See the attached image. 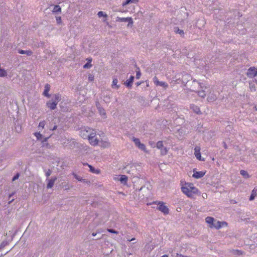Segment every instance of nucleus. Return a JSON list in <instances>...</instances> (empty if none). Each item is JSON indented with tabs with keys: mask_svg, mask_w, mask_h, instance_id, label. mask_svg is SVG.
<instances>
[{
	"mask_svg": "<svg viewBox=\"0 0 257 257\" xmlns=\"http://www.w3.org/2000/svg\"><path fill=\"white\" fill-rule=\"evenodd\" d=\"M134 79V77L133 76H131L130 78L128 80H127L125 81V82L124 83V84L125 85V86L128 87H131L132 85Z\"/></svg>",
	"mask_w": 257,
	"mask_h": 257,
	"instance_id": "obj_18",
	"label": "nucleus"
},
{
	"mask_svg": "<svg viewBox=\"0 0 257 257\" xmlns=\"http://www.w3.org/2000/svg\"><path fill=\"white\" fill-rule=\"evenodd\" d=\"M158 209L163 212L165 214H167L169 213V209L168 207L165 206L163 202H159L158 203Z\"/></svg>",
	"mask_w": 257,
	"mask_h": 257,
	"instance_id": "obj_10",
	"label": "nucleus"
},
{
	"mask_svg": "<svg viewBox=\"0 0 257 257\" xmlns=\"http://www.w3.org/2000/svg\"><path fill=\"white\" fill-rule=\"evenodd\" d=\"M96 235V233H92V235H93V236H95Z\"/></svg>",
	"mask_w": 257,
	"mask_h": 257,
	"instance_id": "obj_55",
	"label": "nucleus"
},
{
	"mask_svg": "<svg viewBox=\"0 0 257 257\" xmlns=\"http://www.w3.org/2000/svg\"><path fill=\"white\" fill-rule=\"evenodd\" d=\"M52 11L53 13H60L61 11V9L59 6L56 5L54 6V9Z\"/></svg>",
	"mask_w": 257,
	"mask_h": 257,
	"instance_id": "obj_30",
	"label": "nucleus"
},
{
	"mask_svg": "<svg viewBox=\"0 0 257 257\" xmlns=\"http://www.w3.org/2000/svg\"><path fill=\"white\" fill-rule=\"evenodd\" d=\"M156 147L160 150L161 155L164 156L167 154L168 149L166 147H164L162 141H158L157 143Z\"/></svg>",
	"mask_w": 257,
	"mask_h": 257,
	"instance_id": "obj_4",
	"label": "nucleus"
},
{
	"mask_svg": "<svg viewBox=\"0 0 257 257\" xmlns=\"http://www.w3.org/2000/svg\"><path fill=\"white\" fill-rule=\"evenodd\" d=\"M174 31L176 34H179L182 37L184 36V31L182 30L179 29L178 27H174Z\"/></svg>",
	"mask_w": 257,
	"mask_h": 257,
	"instance_id": "obj_25",
	"label": "nucleus"
},
{
	"mask_svg": "<svg viewBox=\"0 0 257 257\" xmlns=\"http://www.w3.org/2000/svg\"><path fill=\"white\" fill-rule=\"evenodd\" d=\"M140 85V83H137V85Z\"/></svg>",
	"mask_w": 257,
	"mask_h": 257,
	"instance_id": "obj_60",
	"label": "nucleus"
},
{
	"mask_svg": "<svg viewBox=\"0 0 257 257\" xmlns=\"http://www.w3.org/2000/svg\"><path fill=\"white\" fill-rule=\"evenodd\" d=\"M7 244L8 242L7 241H3L0 245V249L5 247Z\"/></svg>",
	"mask_w": 257,
	"mask_h": 257,
	"instance_id": "obj_42",
	"label": "nucleus"
},
{
	"mask_svg": "<svg viewBox=\"0 0 257 257\" xmlns=\"http://www.w3.org/2000/svg\"><path fill=\"white\" fill-rule=\"evenodd\" d=\"M240 174L245 178H248L249 177V175H248L247 172L245 170H240Z\"/></svg>",
	"mask_w": 257,
	"mask_h": 257,
	"instance_id": "obj_29",
	"label": "nucleus"
},
{
	"mask_svg": "<svg viewBox=\"0 0 257 257\" xmlns=\"http://www.w3.org/2000/svg\"><path fill=\"white\" fill-rule=\"evenodd\" d=\"M46 122L45 121H42L39 122L38 127L39 128H41L42 129L44 128Z\"/></svg>",
	"mask_w": 257,
	"mask_h": 257,
	"instance_id": "obj_36",
	"label": "nucleus"
},
{
	"mask_svg": "<svg viewBox=\"0 0 257 257\" xmlns=\"http://www.w3.org/2000/svg\"><path fill=\"white\" fill-rule=\"evenodd\" d=\"M191 78V76L187 73L184 74L182 78V81L183 83H187L189 80Z\"/></svg>",
	"mask_w": 257,
	"mask_h": 257,
	"instance_id": "obj_21",
	"label": "nucleus"
},
{
	"mask_svg": "<svg viewBox=\"0 0 257 257\" xmlns=\"http://www.w3.org/2000/svg\"><path fill=\"white\" fill-rule=\"evenodd\" d=\"M190 108L196 113H197V114L201 113L200 108L198 106H197L194 104H191Z\"/></svg>",
	"mask_w": 257,
	"mask_h": 257,
	"instance_id": "obj_17",
	"label": "nucleus"
},
{
	"mask_svg": "<svg viewBox=\"0 0 257 257\" xmlns=\"http://www.w3.org/2000/svg\"><path fill=\"white\" fill-rule=\"evenodd\" d=\"M246 75L249 78H253L257 76V70H255L254 67H250L247 70Z\"/></svg>",
	"mask_w": 257,
	"mask_h": 257,
	"instance_id": "obj_7",
	"label": "nucleus"
},
{
	"mask_svg": "<svg viewBox=\"0 0 257 257\" xmlns=\"http://www.w3.org/2000/svg\"><path fill=\"white\" fill-rule=\"evenodd\" d=\"M110 97L109 95H106L105 96H104L103 100L106 103H109L110 102Z\"/></svg>",
	"mask_w": 257,
	"mask_h": 257,
	"instance_id": "obj_38",
	"label": "nucleus"
},
{
	"mask_svg": "<svg viewBox=\"0 0 257 257\" xmlns=\"http://www.w3.org/2000/svg\"><path fill=\"white\" fill-rule=\"evenodd\" d=\"M221 227L226 226L227 225V223L225 221H221Z\"/></svg>",
	"mask_w": 257,
	"mask_h": 257,
	"instance_id": "obj_47",
	"label": "nucleus"
},
{
	"mask_svg": "<svg viewBox=\"0 0 257 257\" xmlns=\"http://www.w3.org/2000/svg\"><path fill=\"white\" fill-rule=\"evenodd\" d=\"M93 131L89 127L82 128L79 131V135L84 139H88Z\"/></svg>",
	"mask_w": 257,
	"mask_h": 257,
	"instance_id": "obj_3",
	"label": "nucleus"
},
{
	"mask_svg": "<svg viewBox=\"0 0 257 257\" xmlns=\"http://www.w3.org/2000/svg\"><path fill=\"white\" fill-rule=\"evenodd\" d=\"M14 200V199H12L10 202H9V204H10Z\"/></svg>",
	"mask_w": 257,
	"mask_h": 257,
	"instance_id": "obj_58",
	"label": "nucleus"
},
{
	"mask_svg": "<svg viewBox=\"0 0 257 257\" xmlns=\"http://www.w3.org/2000/svg\"><path fill=\"white\" fill-rule=\"evenodd\" d=\"M131 168H132V171L136 170V168L135 166H132V167H131Z\"/></svg>",
	"mask_w": 257,
	"mask_h": 257,
	"instance_id": "obj_51",
	"label": "nucleus"
},
{
	"mask_svg": "<svg viewBox=\"0 0 257 257\" xmlns=\"http://www.w3.org/2000/svg\"><path fill=\"white\" fill-rule=\"evenodd\" d=\"M63 145L65 147H68L70 149L74 148L77 144L74 140H67L63 141Z\"/></svg>",
	"mask_w": 257,
	"mask_h": 257,
	"instance_id": "obj_9",
	"label": "nucleus"
},
{
	"mask_svg": "<svg viewBox=\"0 0 257 257\" xmlns=\"http://www.w3.org/2000/svg\"><path fill=\"white\" fill-rule=\"evenodd\" d=\"M135 240V238H132L131 239H128L127 240L128 241H133V240Z\"/></svg>",
	"mask_w": 257,
	"mask_h": 257,
	"instance_id": "obj_53",
	"label": "nucleus"
},
{
	"mask_svg": "<svg viewBox=\"0 0 257 257\" xmlns=\"http://www.w3.org/2000/svg\"><path fill=\"white\" fill-rule=\"evenodd\" d=\"M52 174V171L50 169H48L47 171L45 172V175L47 177V178H49V177Z\"/></svg>",
	"mask_w": 257,
	"mask_h": 257,
	"instance_id": "obj_39",
	"label": "nucleus"
},
{
	"mask_svg": "<svg viewBox=\"0 0 257 257\" xmlns=\"http://www.w3.org/2000/svg\"><path fill=\"white\" fill-rule=\"evenodd\" d=\"M223 144H224V147L225 149H226V148H227V145H226V144L224 142L223 143Z\"/></svg>",
	"mask_w": 257,
	"mask_h": 257,
	"instance_id": "obj_54",
	"label": "nucleus"
},
{
	"mask_svg": "<svg viewBox=\"0 0 257 257\" xmlns=\"http://www.w3.org/2000/svg\"><path fill=\"white\" fill-rule=\"evenodd\" d=\"M127 172L128 173H130V171H127Z\"/></svg>",
	"mask_w": 257,
	"mask_h": 257,
	"instance_id": "obj_61",
	"label": "nucleus"
},
{
	"mask_svg": "<svg viewBox=\"0 0 257 257\" xmlns=\"http://www.w3.org/2000/svg\"><path fill=\"white\" fill-rule=\"evenodd\" d=\"M73 175L74 176L75 178H76L79 181H83L84 180L80 176L77 175V174H76L75 173H73Z\"/></svg>",
	"mask_w": 257,
	"mask_h": 257,
	"instance_id": "obj_33",
	"label": "nucleus"
},
{
	"mask_svg": "<svg viewBox=\"0 0 257 257\" xmlns=\"http://www.w3.org/2000/svg\"><path fill=\"white\" fill-rule=\"evenodd\" d=\"M56 180H57L56 177H53L51 179L47 178L46 181H48V183L47 185V189L52 188L53 187L54 184Z\"/></svg>",
	"mask_w": 257,
	"mask_h": 257,
	"instance_id": "obj_12",
	"label": "nucleus"
},
{
	"mask_svg": "<svg viewBox=\"0 0 257 257\" xmlns=\"http://www.w3.org/2000/svg\"><path fill=\"white\" fill-rule=\"evenodd\" d=\"M215 219L214 218L210 216H208L205 218L206 222L209 224V226L210 227V225H212V224H213L214 222Z\"/></svg>",
	"mask_w": 257,
	"mask_h": 257,
	"instance_id": "obj_23",
	"label": "nucleus"
},
{
	"mask_svg": "<svg viewBox=\"0 0 257 257\" xmlns=\"http://www.w3.org/2000/svg\"><path fill=\"white\" fill-rule=\"evenodd\" d=\"M181 191L187 197L189 198H193L194 195L198 194V190L197 188L194 187L192 183H185L181 187Z\"/></svg>",
	"mask_w": 257,
	"mask_h": 257,
	"instance_id": "obj_1",
	"label": "nucleus"
},
{
	"mask_svg": "<svg viewBox=\"0 0 257 257\" xmlns=\"http://www.w3.org/2000/svg\"><path fill=\"white\" fill-rule=\"evenodd\" d=\"M71 187L72 186H70L68 183H67V184H64V185H63V188H64V189L65 190H69Z\"/></svg>",
	"mask_w": 257,
	"mask_h": 257,
	"instance_id": "obj_37",
	"label": "nucleus"
},
{
	"mask_svg": "<svg viewBox=\"0 0 257 257\" xmlns=\"http://www.w3.org/2000/svg\"><path fill=\"white\" fill-rule=\"evenodd\" d=\"M94 77L92 74H89L88 76V80L89 81H93L94 80Z\"/></svg>",
	"mask_w": 257,
	"mask_h": 257,
	"instance_id": "obj_44",
	"label": "nucleus"
},
{
	"mask_svg": "<svg viewBox=\"0 0 257 257\" xmlns=\"http://www.w3.org/2000/svg\"><path fill=\"white\" fill-rule=\"evenodd\" d=\"M193 82H194V83H196H196H197V84H198V86H200V87L201 88H203V87L201 86V84L200 83H199V82H197V81H196L195 80H194V81H193Z\"/></svg>",
	"mask_w": 257,
	"mask_h": 257,
	"instance_id": "obj_49",
	"label": "nucleus"
},
{
	"mask_svg": "<svg viewBox=\"0 0 257 257\" xmlns=\"http://www.w3.org/2000/svg\"><path fill=\"white\" fill-rule=\"evenodd\" d=\"M92 66V64L90 62H87L84 66L83 68L85 69H89L91 68Z\"/></svg>",
	"mask_w": 257,
	"mask_h": 257,
	"instance_id": "obj_35",
	"label": "nucleus"
},
{
	"mask_svg": "<svg viewBox=\"0 0 257 257\" xmlns=\"http://www.w3.org/2000/svg\"><path fill=\"white\" fill-rule=\"evenodd\" d=\"M96 106L97 109L99 108V107H101L100 104V103H99V102H96Z\"/></svg>",
	"mask_w": 257,
	"mask_h": 257,
	"instance_id": "obj_48",
	"label": "nucleus"
},
{
	"mask_svg": "<svg viewBox=\"0 0 257 257\" xmlns=\"http://www.w3.org/2000/svg\"><path fill=\"white\" fill-rule=\"evenodd\" d=\"M84 165H87L89 169H90V171L93 173H95V174H98L99 173H100V170H98V169H95L94 167H93L91 165H90L87 163L86 164H83Z\"/></svg>",
	"mask_w": 257,
	"mask_h": 257,
	"instance_id": "obj_19",
	"label": "nucleus"
},
{
	"mask_svg": "<svg viewBox=\"0 0 257 257\" xmlns=\"http://www.w3.org/2000/svg\"><path fill=\"white\" fill-rule=\"evenodd\" d=\"M198 95L204 98L206 96V93L204 90H201L197 91Z\"/></svg>",
	"mask_w": 257,
	"mask_h": 257,
	"instance_id": "obj_31",
	"label": "nucleus"
},
{
	"mask_svg": "<svg viewBox=\"0 0 257 257\" xmlns=\"http://www.w3.org/2000/svg\"><path fill=\"white\" fill-rule=\"evenodd\" d=\"M19 177V174L17 173L16 175L14 176V177L13 178V181H15L17 179H18Z\"/></svg>",
	"mask_w": 257,
	"mask_h": 257,
	"instance_id": "obj_46",
	"label": "nucleus"
},
{
	"mask_svg": "<svg viewBox=\"0 0 257 257\" xmlns=\"http://www.w3.org/2000/svg\"><path fill=\"white\" fill-rule=\"evenodd\" d=\"M91 145L96 146L98 144V140L96 137V132L94 130L88 139Z\"/></svg>",
	"mask_w": 257,
	"mask_h": 257,
	"instance_id": "obj_5",
	"label": "nucleus"
},
{
	"mask_svg": "<svg viewBox=\"0 0 257 257\" xmlns=\"http://www.w3.org/2000/svg\"><path fill=\"white\" fill-rule=\"evenodd\" d=\"M119 181L121 183L126 184L127 181V177L126 175H122L120 177Z\"/></svg>",
	"mask_w": 257,
	"mask_h": 257,
	"instance_id": "obj_24",
	"label": "nucleus"
},
{
	"mask_svg": "<svg viewBox=\"0 0 257 257\" xmlns=\"http://www.w3.org/2000/svg\"><path fill=\"white\" fill-rule=\"evenodd\" d=\"M97 16H98V17L100 18L101 17H107V15L106 14H105L102 11H100L98 13H97Z\"/></svg>",
	"mask_w": 257,
	"mask_h": 257,
	"instance_id": "obj_34",
	"label": "nucleus"
},
{
	"mask_svg": "<svg viewBox=\"0 0 257 257\" xmlns=\"http://www.w3.org/2000/svg\"><path fill=\"white\" fill-rule=\"evenodd\" d=\"M205 175V172L202 171L195 172L193 174V177L196 179H199Z\"/></svg>",
	"mask_w": 257,
	"mask_h": 257,
	"instance_id": "obj_14",
	"label": "nucleus"
},
{
	"mask_svg": "<svg viewBox=\"0 0 257 257\" xmlns=\"http://www.w3.org/2000/svg\"><path fill=\"white\" fill-rule=\"evenodd\" d=\"M117 82H118L117 78L116 77H113V80H112V84H111V87L112 88L118 89L119 87V85L117 84Z\"/></svg>",
	"mask_w": 257,
	"mask_h": 257,
	"instance_id": "obj_20",
	"label": "nucleus"
},
{
	"mask_svg": "<svg viewBox=\"0 0 257 257\" xmlns=\"http://www.w3.org/2000/svg\"><path fill=\"white\" fill-rule=\"evenodd\" d=\"M161 257H168V256L167 255H164L162 256Z\"/></svg>",
	"mask_w": 257,
	"mask_h": 257,
	"instance_id": "obj_56",
	"label": "nucleus"
},
{
	"mask_svg": "<svg viewBox=\"0 0 257 257\" xmlns=\"http://www.w3.org/2000/svg\"><path fill=\"white\" fill-rule=\"evenodd\" d=\"M106 25H109V23H108V22H106Z\"/></svg>",
	"mask_w": 257,
	"mask_h": 257,
	"instance_id": "obj_59",
	"label": "nucleus"
},
{
	"mask_svg": "<svg viewBox=\"0 0 257 257\" xmlns=\"http://www.w3.org/2000/svg\"><path fill=\"white\" fill-rule=\"evenodd\" d=\"M35 136L36 137L38 140L41 139L42 137V135L40 133H35Z\"/></svg>",
	"mask_w": 257,
	"mask_h": 257,
	"instance_id": "obj_41",
	"label": "nucleus"
},
{
	"mask_svg": "<svg viewBox=\"0 0 257 257\" xmlns=\"http://www.w3.org/2000/svg\"><path fill=\"white\" fill-rule=\"evenodd\" d=\"M56 22H57V24H60L61 23L62 21H61V18L60 17H57L56 18Z\"/></svg>",
	"mask_w": 257,
	"mask_h": 257,
	"instance_id": "obj_45",
	"label": "nucleus"
},
{
	"mask_svg": "<svg viewBox=\"0 0 257 257\" xmlns=\"http://www.w3.org/2000/svg\"><path fill=\"white\" fill-rule=\"evenodd\" d=\"M18 53L21 54H26L28 56H31L33 54L32 51L31 50H19Z\"/></svg>",
	"mask_w": 257,
	"mask_h": 257,
	"instance_id": "obj_22",
	"label": "nucleus"
},
{
	"mask_svg": "<svg viewBox=\"0 0 257 257\" xmlns=\"http://www.w3.org/2000/svg\"><path fill=\"white\" fill-rule=\"evenodd\" d=\"M50 85L48 84H46L45 85V89H44V91L43 92V94L44 96H45L47 97H50V95L49 94V91H50Z\"/></svg>",
	"mask_w": 257,
	"mask_h": 257,
	"instance_id": "obj_15",
	"label": "nucleus"
},
{
	"mask_svg": "<svg viewBox=\"0 0 257 257\" xmlns=\"http://www.w3.org/2000/svg\"><path fill=\"white\" fill-rule=\"evenodd\" d=\"M57 125H55L53 128L52 129V131H54L55 130L57 129Z\"/></svg>",
	"mask_w": 257,
	"mask_h": 257,
	"instance_id": "obj_52",
	"label": "nucleus"
},
{
	"mask_svg": "<svg viewBox=\"0 0 257 257\" xmlns=\"http://www.w3.org/2000/svg\"><path fill=\"white\" fill-rule=\"evenodd\" d=\"M87 60L88 61V62H90V63H91V62H92V58H88L87 59Z\"/></svg>",
	"mask_w": 257,
	"mask_h": 257,
	"instance_id": "obj_50",
	"label": "nucleus"
},
{
	"mask_svg": "<svg viewBox=\"0 0 257 257\" xmlns=\"http://www.w3.org/2000/svg\"><path fill=\"white\" fill-rule=\"evenodd\" d=\"M135 145L139 148L140 150L146 152V146L144 144L141 143L140 140L138 138L133 137L132 139Z\"/></svg>",
	"mask_w": 257,
	"mask_h": 257,
	"instance_id": "obj_6",
	"label": "nucleus"
},
{
	"mask_svg": "<svg viewBox=\"0 0 257 257\" xmlns=\"http://www.w3.org/2000/svg\"><path fill=\"white\" fill-rule=\"evenodd\" d=\"M211 228H215L216 229H220L221 228V221L215 220L212 225H210Z\"/></svg>",
	"mask_w": 257,
	"mask_h": 257,
	"instance_id": "obj_16",
	"label": "nucleus"
},
{
	"mask_svg": "<svg viewBox=\"0 0 257 257\" xmlns=\"http://www.w3.org/2000/svg\"><path fill=\"white\" fill-rule=\"evenodd\" d=\"M194 154L196 158L200 161H203L204 159H201L200 148L198 147H196L194 149Z\"/></svg>",
	"mask_w": 257,
	"mask_h": 257,
	"instance_id": "obj_13",
	"label": "nucleus"
},
{
	"mask_svg": "<svg viewBox=\"0 0 257 257\" xmlns=\"http://www.w3.org/2000/svg\"><path fill=\"white\" fill-rule=\"evenodd\" d=\"M153 80L154 84L157 86H162L165 89L168 87V84L167 83L163 81H160L156 76L153 78Z\"/></svg>",
	"mask_w": 257,
	"mask_h": 257,
	"instance_id": "obj_8",
	"label": "nucleus"
},
{
	"mask_svg": "<svg viewBox=\"0 0 257 257\" xmlns=\"http://www.w3.org/2000/svg\"><path fill=\"white\" fill-rule=\"evenodd\" d=\"M61 99V96L59 93L54 94L52 99L47 101L46 106L51 110H54L56 108V106Z\"/></svg>",
	"mask_w": 257,
	"mask_h": 257,
	"instance_id": "obj_2",
	"label": "nucleus"
},
{
	"mask_svg": "<svg viewBox=\"0 0 257 257\" xmlns=\"http://www.w3.org/2000/svg\"><path fill=\"white\" fill-rule=\"evenodd\" d=\"M137 69H138V71H137L136 78L140 79L141 73L140 69L139 68H137Z\"/></svg>",
	"mask_w": 257,
	"mask_h": 257,
	"instance_id": "obj_40",
	"label": "nucleus"
},
{
	"mask_svg": "<svg viewBox=\"0 0 257 257\" xmlns=\"http://www.w3.org/2000/svg\"><path fill=\"white\" fill-rule=\"evenodd\" d=\"M116 21L120 22H128L127 25L128 27H129L130 25H132L133 24V21L131 18H120L117 17L116 18Z\"/></svg>",
	"mask_w": 257,
	"mask_h": 257,
	"instance_id": "obj_11",
	"label": "nucleus"
},
{
	"mask_svg": "<svg viewBox=\"0 0 257 257\" xmlns=\"http://www.w3.org/2000/svg\"><path fill=\"white\" fill-rule=\"evenodd\" d=\"M107 231L109 232L112 233H115V234H117L118 233V231H115V230L112 229H107Z\"/></svg>",
	"mask_w": 257,
	"mask_h": 257,
	"instance_id": "obj_43",
	"label": "nucleus"
},
{
	"mask_svg": "<svg viewBox=\"0 0 257 257\" xmlns=\"http://www.w3.org/2000/svg\"><path fill=\"white\" fill-rule=\"evenodd\" d=\"M256 194H257L256 190L255 188H254L251 192V194L249 197V200H250V201L253 200L254 199Z\"/></svg>",
	"mask_w": 257,
	"mask_h": 257,
	"instance_id": "obj_26",
	"label": "nucleus"
},
{
	"mask_svg": "<svg viewBox=\"0 0 257 257\" xmlns=\"http://www.w3.org/2000/svg\"><path fill=\"white\" fill-rule=\"evenodd\" d=\"M12 195H13V194H10V195H9V199H10V198L12 196Z\"/></svg>",
	"mask_w": 257,
	"mask_h": 257,
	"instance_id": "obj_57",
	"label": "nucleus"
},
{
	"mask_svg": "<svg viewBox=\"0 0 257 257\" xmlns=\"http://www.w3.org/2000/svg\"><path fill=\"white\" fill-rule=\"evenodd\" d=\"M98 111L100 114L104 117H106V113L105 111L102 107H99L98 108Z\"/></svg>",
	"mask_w": 257,
	"mask_h": 257,
	"instance_id": "obj_28",
	"label": "nucleus"
},
{
	"mask_svg": "<svg viewBox=\"0 0 257 257\" xmlns=\"http://www.w3.org/2000/svg\"><path fill=\"white\" fill-rule=\"evenodd\" d=\"M216 95H214L213 94L208 95V96L207 97L208 101H213L214 100H215L216 99Z\"/></svg>",
	"mask_w": 257,
	"mask_h": 257,
	"instance_id": "obj_32",
	"label": "nucleus"
},
{
	"mask_svg": "<svg viewBox=\"0 0 257 257\" xmlns=\"http://www.w3.org/2000/svg\"><path fill=\"white\" fill-rule=\"evenodd\" d=\"M139 2V0H126L125 2L122 4V6H125L130 3L137 4Z\"/></svg>",
	"mask_w": 257,
	"mask_h": 257,
	"instance_id": "obj_27",
	"label": "nucleus"
}]
</instances>
